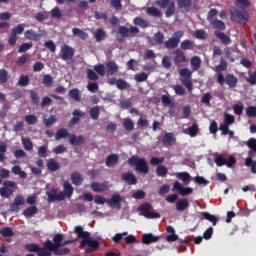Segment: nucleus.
<instances>
[{
  "mask_svg": "<svg viewBox=\"0 0 256 256\" xmlns=\"http://www.w3.org/2000/svg\"><path fill=\"white\" fill-rule=\"evenodd\" d=\"M53 242L51 240H46L44 242V247H46L47 251L51 254L54 249L61 247L63 243V235L56 234L53 238Z\"/></svg>",
  "mask_w": 256,
  "mask_h": 256,
  "instance_id": "nucleus-12",
  "label": "nucleus"
},
{
  "mask_svg": "<svg viewBox=\"0 0 256 256\" xmlns=\"http://www.w3.org/2000/svg\"><path fill=\"white\" fill-rule=\"evenodd\" d=\"M118 33L122 37L119 39V43H123V41H125V39H127L128 37H135V35L139 33V28L135 26H131L130 28H128L127 26H120L118 28Z\"/></svg>",
  "mask_w": 256,
  "mask_h": 256,
  "instance_id": "nucleus-6",
  "label": "nucleus"
},
{
  "mask_svg": "<svg viewBox=\"0 0 256 256\" xmlns=\"http://www.w3.org/2000/svg\"><path fill=\"white\" fill-rule=\"evenodd\" d=\"M26 39H28V41H41V37L42 35L35 32L34 30H27L24 33Z\"/></svg>",
  "mask_w": 256,
  "mask_h": 256,
  "instance_id": "nucleus-30",
  "label": "nucleus"
},
{
  "mask_svg": "<svg viewBox=\"0 0 256 256\" xmlns=\"http://www.w3.org/2000/svg\"><path fill=\"white\" fill-rule=\"evenodd\" d=\"M106 67V75L107 77L115 75L117 71H119V65H117V62L115 60H110L105 63Z\"/></svg>",
  "mask_w": 256,
  "mask_h": 256,
  "instance_id": "nucleus-18",
  "label": "nucleus"
},
{
  "mask_svg": "<svg viewBox=\"0 0 256 256\" xmlns=\"http://www.w3.org/2000/svg\"><path fill=\"white\" fill-rule=\"evenodd\" d=\"M37 212H38L37 206H30L23 211V215L24 217L31 218L34 215H37Z\"/></svg>",
  "mask_w": 256,
  "mask_h": 256,
  "instance_id": "nucleus-41",
  "label": "nucleus"
},
{
  "mask_svg": "<svg viewBox=\"0 0 256 256\" xmlns=\"http://www.w3.org/2000/svg\"><path fill=\"white\" fill-rule=\"evenodd\" d=\"M74 233H76L78 239H89L91 237V234L85 230H83V226H75L74 227Z\"/></svg>",
  "mask_w": 256,
  "mask_h": 256,
  "instance_id": "nucleus-28",
  "label": "nucleus"
},
{
  "mask_svg": "<svg viewBox=\"0 0 256 256\" xmlns=\"http://www.w3.org/2000/svg\"><path fill=\"white\" fill-rule=\"evenodd\" d=\"M193 47H195V42L189 39L183 40L180 44L181 51H191Z\"/></svg>",
  "mask_w": 256,
  "mask_h": 256,
  "instance_id": "nucleus-36",
  "label": "nucleus"
},
{
  "mask_svg": "<svg viewBox=\"0 0 256 256\" xmlns=\"http://www.w3.org/2000/svg\"><path fill=\"white\" fill-rule=\"evenodd\" d=\"M123 128L125 131H133V129H135V123L131 118H125L123 121Z\"/></svg>",
  "mask_w": 256,
  "mask_h": 256,
  "instance_id": "nucleus-50",
  "label": "nucleus"
},
{
  "mask_svg": "<svg viewBox=\"0 0 256 256\" xmlns=\"http://www.w3.org/2000/svg\"><path fill=\"white\" fill-rule=\"evenodd\" d=\"M100 113H101V107L99 106H93L89 110L90 118L93 119V121H97V119H99Z\"/></svg>",
  "mask_w": 256,
  "mask_h": 256,
  "instance_id": "nucleus-38",
  "label": "nucleus"
},
{
  "mask_svg": "<svg viewBox=\"0 0 256 256\" xmlns=\"http://www.w3.org/2000/svg\"><path fill=\"white\" fill-rule=\"evenodd\" d=\"M0 235H2V237H13L15 233H13V229L11 227H5L0 230Z\"/></svg>",
  "mask_w": 256,
  "mask_h": 256,
  "instance_id": "nucleus-61",
  "label": "nucleus"
},
{
  "mask_svg": "<svg viewBox=\"0 0 256 256\" xmlns=\"http://www.w3.org/2000/svg\"><path fill=\"white\" fill-rule=\"evenodd\" d=\"M212 27L214 29H218L219 31H225V29H227V27L225 26V22L219 19L212 20Z\"/></svg>",
  "mask_w": 256,
  "mask_h": 256,
  "instance_id": "nucleus-47",
  "label": "nucleus"
},
{
  "mask_svg": "<svg viewBox=\"0 0 256 256\" xmlns=\"http://www.w3.org/2000/svg\"><path fill=\"white\" fill-rule=\"evenodd\" d=\"M24 249L29 253H36L37 256H51V252L47 250V246L39 247L38 244H26Z\"/></svg>",
  "mask_w": 256,
  "mask_h": 256,
  "instance_id": "nucleus-10",
  "label": "nucleus"
},
{
  "mask_svg": "<svg viewBox=\"0 0 256 256\" xmlns=\"http://www.w3.org/2000/svg\"><path fill=\"white\" fill-rule=\"evenodd\" d=\"M106 167H113L119 163V156L117 154H110L106 158Z\"/></svg>",
  "mask_w": 256,
  "mask_h": 256,
  "instance_id": "nucleus-35",
  "label": "nucleus"
},
{
  "mask_svg": "<svg viewBox=\"0 0 256 256\" xmlns=\"http://www.w3.org/2000/svg\"><path fill=\"white\" fill-rule=\"evenodd\" d=\"M72 33L73 35H75L76 37H80V39H82L83 41H85V39L89 38V34H87V32L79 29V28H73L72 29Z\"/></svg>",
  "mask_w": 256,
  "mask_h": 256,
  "instance_id": "nucleus-46",
  "label": "nucleus"
},
{
  "mask_svg": "<svg viewBox=\"0 0 256 256\" xmlns=\"http://www.w3.org/2000/svg\"><path fill=\"white\" fill-rule=\"evenodd\" d=\"M42 83L45 85V87H53V76H51V74L44 75Z\"/></svg>",
  "mask_w": 256,
  "mask_h": 256,
  "instance_id": "nucleus-56",
  "label": "nucleus"
},
{
  "mask_svg": "<svg viewBox=\"0 0 256 256\" xmlns=\"http://www.w3.org/2000/svg\"><path fill=\"white\" fill-rule=\"evenodd\" d=\"M69 131L65 128L59 129L55 134L56 141H61V139H65V137H69Z\"/></svg>",
  "mask_w": 256,
  "mask_h": 256,
  "instance_id": "nucleus-48",
  "label": "nucleus"
},
{
  "mask_svg": "<svg viewBox=\"0 0 256 256\" xmlns=\"http://www.w3.org/2000/svg\"><path fill=\"white\" fill-rule=\"evenodd\" d=\"M62 61H71L75 57V49L69 45H64L60 50Z\"/></svg>",
  "mask_w": 256,
  "mask_h": 256,
  "instance_id": "nucleus-15",
  "label": "nucleus"
},
{
  "mask_svg": "<svg viewBox=\"0 0 256 256\" xmlns=\"http://www.w3.org/2000/svg\"><path fill=\"white\" fill-rule=\"evenodd\" d=\"M246 167H251L252 173L256 174V161L252 160L251 157L246 158L245 160Z\"/></svg>",
  "mask_w": 256,
  "mask_h": 256,
  "instance_id": "nucleus-60",
  "label": "nucleus"
},
{
  "mask_svg": "<svg viewBox=\"0 0 256 256\" xmlns=\"http://www.w3.org/2000/svg\"><path fill=\"white\" fill-rule=\"evenodd\" d=\"M204 219L210 221L214 226L217 225L219 219L215 215L209 214V212H202Z\"/></svg>",
  "mask_w": 256,
  "mask_h": 256,
  "instance_id": "nucleus-52",
  "label": "nucleus"
},
{
  "mask_svg": "<svg viewBox=\"0 0 256 256\" xmlns=\"http://www.w3.org/2000/svg\"><path fill=\"white\" fill-rule=\"evenodd\" d=\"M12 173L14 175H19L20 179H27V173L21 170V166L15 165L12 167Z\"/></svg>",
  "mask_w": 256,
  "mask_h": 256,
  "instance_id": "nucleus-42",
  "label": "nucleus"
},
{
  "mask_svg": "<svg viewBox=\"0 0 256 256\" xmlns=\"http://www.w3.org/2000/svg\"><path fill=\"white\" fill-rule=\"evenodd\" d=\"M175 134L173 132H167L164 134L162 138V143L165 145V147H171L175 143Z\"/></svg>",
  "mask_w": 256,
  "mask_h": 256,
  "instance_id": "nucleus-23",
  "label": "nucleus"
},
{
  "mask_svg": "<svg viewBox=\"0 0 256 256\" xmlns=\"http://www.w3.org/2000/svg\"><path fill=\"white\" fill-rule=\"evenodd\" d=\"M235 123V116L229 114V113H224V125H233Z\"/></svg>",
  "mask_w": 256,
  "mask_h": 256,
  "instance_id": "nucleus-58",
  "label": "nucleus"
},
{
  "mask_svg": "<svg viewBox=\"0 0 256 256\" xmlns=\"http://www.w3.org/2000/svg\"><path fill=\"white\" fill-rule=\"evenodd\" d=\"M3 186L0 188V197L4 199H9L13 195V189L17 187V183L11 180H6L3 182Z\"/></svg>",
  "mask_w": 256,
  "mask_h": 256,
  "instance_id": "nucleus-8",
  "label": "nucleus"
},
{
  "mask_svg": "<svg viewBox=\"0 0 256 256\" xmlns=\"http://www.w3.org/2000/svg\"><path fill=\"white\" fill-rule=\"evenodd\" d=\"M161 240V236H153L151 233H146L142 236L143 245H151V243H157Z\"/></svg>",
  "mask_w": 256,
  "mask_h": 256,
  "instance_id": "nucleus-21",
  "label": "nucleus"
},
{
  "mask_svg": "<svg viewBox=\"0 0 256 256\" xmlns=\"http://www.w3.org/2000/svg\"><path fill=\"white\" fill-rule=\"evenodd\" d=\"M23 31H25V25L24 24H18L16 27L12 28L11 35L8 39L9 45L14 47V45H17V39H19L18 35H22Z\"/></svg>",
  "mask_w": 256,
  "mask_h": 256,
  "instance_id": "nucleus-13",
  "label": "nucleus"
},
{
  "mask_svg": "<svg viewBox=\"0 0 256 256\" xmlns=\"http://www.w3.org/2000/svg\"><path fill=\"white\" fill-rule=\"evenodd\" d=\"M185 35V32L182 30H178L173 33L172 37L164 42V47L166 49H177L179 47V43H181V38Z\"/></svg>",
  "mask_w": 256,
  "mask_h": 256,
  "instance_id": "nucleus-4",
  "label": "nucleus"
},
{
  "mask_svg": "<svg viewBox=\"0 0 256 256\" xmlns=\"http://www.w3.org/2000/svg\"><path fill=\"white\" fill-rule=\"evenodd\" d=\"M88 245V247H87ZM80 247H87L85 249L86 253H95L99 249V242L97 240H91V238L84 239L80 242Z\"/></svg>",
  "mask_w": 256,
  "mask_h": 256,
  "instance_id": "nucleus-14",
  "label": "nucleus"
},
{
  "mask_svg": "<svg viewBox=\"0 0 256 256\" xmlns=\"http://www.w3.org/2000/svg\"><path fill=\"white\" fill-rule=\"evenodd\" d=\"M52 253H54V255H69V253H71V250L69 248H55L54 250H52Z\"/></svg>",
  "mask_w": 256,
  "mask_h": 256,
  "instance_id": "nucleus-63",
  "label": "nucleus"
},
{
  "mask_svg": "<svg viewBox=\"0 0 256 256\" xmlns=\"http://www.w3.org/2000/svg\"><path fill=\"white\" fill-rule=\"evenodd\" d=\"M69 96L71 99H74V101H81V92H79V89L74 88L69 91Z\"/></svg>",
  "mask_w": 256,
  "mask_h": 256,
  "instance_id": "nucleus-53",
  "label": "nucleus"
},
{
  "mask_svg": "<svg viewBox=\"0 0 256 256\" xmlns=\"http://www.w3.org/2000/svg\"><path fill=\"white\" fill-rule=\"evenodd\" d=\"M230 15L234 23H243V21H249V12H247V10H239L234 8L230 11Z\"/></svg>",
  "mask_w": 256,
  "mask_h": 256,
  "instance_id": "nucleus-7",
  "label": "nucleus"
},
{
  "mask_svg": "<svg viewBox=\"0 0 256 256\" xmlns=\"http://www.w3.org/2000/svg\"><path fill=\"white\" fill-rule=\"evenodd\" d=\"M172 61L176 67H183L187 63V56L181 49H175L172 53Z\"/></svg>",
  "mask_w": 256,
  "mask_h": 256,
  "instance_id": "nucleus-9",
  "label": "nucleus"
},
{
  "mask_svg": "<svg viewBox=\"0 0 256 256\" xmlns=\"http://www.w3.org/2000/svg\"><path fill=\"white\" fill-rule=\"evenodd\" d=\"M190 64L193 71H199V69H201V58H199V56L192 57Z\"/></svg>",
  "mask_w": 256,
  "mask_h": 256,
  "instance_id": "nucleus-39",
  "label": "nucleus"
},
{
  "mask_svg": "<svg viewBox=\"0 0 256 256\" xmlns=\"http://www.w3.org/2000/svg\"><path fill=\"white\" fill-rule=\"evenodd\" d=\"M128 165L130 167H135L137 173L148 175L149 165H147V160L145 158H140L138 155H133L128 159Z\"/></svg>",
  "mask_w": 256,
  "mask_h": 256,
  "instance_id": "nucleus-1",
  "label": "nucleus"
},
{
  "mask_svg": "<svg viewBox=\"0 0 256 256\" xmlns=\"http://www.w3.org/2000/svg\"><path fill=\"white\" fill-rule=\"evenodd\" d=\"M181 83L186 87L189 93L193 92V82L191 81V78H181Z\"/></svg>",
  "mask_w": 256,
  "mask_h": 256,
  "instance_id": "nucleus-51",
  "label": "nucleus"
},
{
  "mask_svg": "<svg viewBox=\"0 0 256 256\" xmlns=\"http://www.w3.org/2000/svg\"><path fill=\"white\" fill-rule=\"evenodd\" d=\"M177 4L179 9H183L184 11H189L191 6L193 5L192 0H177Z\"/></svg>",
  "mask_w": 256,
  "mask_h": 256,
  "instance_id": "nucleus-37",
  "label": "nucleus"
},
{
  "mask_svg": "<svg viewBox=\"0 0 256 256\" xmlns=\"http://www.w3.org/2000/svg\"><path fill=\"white\" fill-rule=\"evenodd\" d=\"M215 73L219 75V73H223V71H227V61L225 59L220 60V64L214 67Z\"/></svg>",
  "mask_w": 256,
  "mask_h": 256,
  "instance_id": "nucleus-45",
  "label": "nucleus"
},
{
  "mask_svg": "<svg viewBox=\"0 0 256 256\" xmlns=\"http://www.w3.org/2000/svg\"><path fill=\"white\" fill-rule=\"evenodd\" d=\"M121 195L113 194L110 199H107V205L113 209H121Z\"/></svg>",
  "mask_w": 256,
  "mask_h": 256,
  "instance_id": "nucleus-19",
  "label": "nucleus"
},
{
  "mask_svg": "<svg viewBox=\"0 0 256 256\" xmlns=\"http://www.w3.org/2000/svg\"><path fill=\"white\" fill-rule=\"evenodd\" d=\"M107 185H109L108 182H104V183L93 182L91 184V189L92 191H94V193H104V191H107Z\"/></svg>",
  "mask_w": 256,
  "mask_h": 256,
  "instance_id": "nucleus-26",
  "label": "nucleus"
},
{
  "mask_svg": "<svg viewBox=\"0 0 256 256\" xmlns=\"http://www.w3.org/2000/svg\"><path fill=\"white\" fill-rule=\"evenodd\" d=\"M74 191L75 189L73 188V185H71V183L64 182L62 192V194L64 195V199H71V197H73Z\"/></svg>",
  "mask_w": 256,
  "mask_h": 256,
  "instance_id": "nucleus-24",
  "label": "nucleus"
},
{
  "mask_svg": "<svg viewBox=\"0 0 256 256\" xmlns=\"http://www.w3.org/2000/svg\"><path fill=\"white\" fill-rule=\"evenodd\" d=\"M86 73L89 81H99V75L93 69H88Z\"/></svg>",
  "mask_w": 256,
  "mask_h": 256,
  "instance_id": "nucleus-62",
  "label": "nucleus"
},
{
  "mask_svg": "<svg viewBox=\"0 0 256 256\" xmlns=\"http://www.w3.org/2000/svg\"><path fill=\"white\" fill-rule=\"evenodd\" d=\"M46 167L50 173H55V171H59L61 169V165L55 159L50 158L47 160Z\"/></svg>",
  "mask_w": 256,
  "mask_h": 256,
  "instance_id": "nucleus-25",
  "label": "nucleus"
},
{
  "mask_svg": "<svg viewBox=\"0 0 256 256\" xmlns=\"http://www.w3.org/2000/svg\"><path fill=\"white\" fill-rule=\"evenodd\" d=\"M70 179L73 185H75L76 187L83 185V175H81V173L79 172H73L70 176Z\"/></svg>",
  "mask_w": 256,
  "mask_h": 256,
  "instance_id": "nucleus-29",
  "label": "nucleus"
},
{
  "mask_svg": "<svg viewBox=\"0 0 256 256\" xmlns=\"http://www.w3.org/2000/svg\"><path fill=\"white\" fill-rule=\"evenodd\" d=\"M185 133L186 135H190V137H197V133H199V126L197 123H194L185 130Z\"/></svg>",
  "mask_w": 256,
  "mask_h": 256,
  "instance_id": "nucleus-40",
  "label": "nucleus"
},
{
  "mask_svg": "<svg viewBox=\"0 0 256 256\" xmlns=\"http://www.w3.org/2000/svg\"><path fill=\"white\" fill-rule=\"evenodd\" d=\"M214 163L217 165V167H223L224 165H226V167H229L231 169V167H233V165L237 163V159H235V156H229L228 159H226L225 157H223V155L218 154L214 158Z\"/></svg>",
  "mask_w": 256,
  "mask_h": 256,
  "instance_id": "nucleus-11",
  "label": "nucleus"
},
{
  "mask_svg": "<svg viewBox=\"0 0 256 256\" xmlns=\"http://www.w3.org/2000/svg\"><path fill=\"white\" fill-rule=\"evenodd\" d=\"M154 5H157L160 7V9H166L165 10V17H173L175 15V1L173 0H156L154 2Z\"/></svg>",
  "mask_w": 256,
  "mask_h": 256,
  "instance_id": "nucleus-3",
  "label": "nucleus"
},
{
  "mask_svg": "<svg viewBox=\"0 0 256 256\" xmlns=\"http://www.w3.org/2000/svg\"><path fill=\"white\" fill-rule=\"evenodd\" d=\"M69 143H70V145H74V146L83 145L85 143V137L77 136L75 134H70L69 135Z\"/></svg>",
  "mask_w": 256,
  "mask_h": 256,
  "instance_id": "nucleus-27",
  "label": "nucleus"
},
{
  "mask_svg": "<svg viewBox=\"0 0 256 256\" xmlns=\"http://www.w3.org/2000/svg\"><path fill=\"white\" fill-rule=\"evenodd\" d=\"M153 206L149 203H144L138 207V211L142 217L146 219H161V214L157 212H150Z\"/></svg>",
  "mask_w": 256,
  "mask_h": 256,
  "instance_id": "nucleus-5",
  "label": "nucleus"
},
{
  "mask_svg": "<svg viewBox=\"0 0 256 256\" xmlns=\"http://www.w3.org/2000/svg\"><path fill=\"white\" fill-rule=\"evenodd\" d=\"M173 191H177L182 195V197H187V195H191L193 193V188L191 187H183V184L179 181H175L173 184Z\"/></svg>",
  "mask_w": 256,
  "mask_h": 256,
  "instance_id": "nucleus-16",
  "label": "nucleus"
},
{
  "mask_svg": "<svg viewBox=\"0 0 256 256\" xmlns=\"http://www.w3.org/2000/svg\"><path fill=\"white\" fill-rule=\"evenodd\" d=\"M168 173H169V170L167 169V167H165L163 165L157 166L156 175L158 177H165Z\"/></svg>",
  "mask_w": 256,
  "mask_h": 256,
  "instance_id": "nucleus-55",
  "label": "nucleus"
},
{
  "mask_svg": "<svg viewBox=\"0 0 256 256\" xmlns=\"http://www.w3.org/2000/svg\"><path fill=\"white\" fill-rule=\"evenodd\" d=\"M72 115L74 117L71 118V120L69 121V127H74V125H77V123H79L80 121V117H85V112L76 109L72 112Z\"/></svg>",
  "mask_w": 256,
  "mask_h": 256,
  "instance_id": "nucleus-20",
  "label": "nucleus"
},
{
  "mask_svg": "<svg viewBox=\"0 0 256 256\" xmlns=\"http://www.w3.org/2000/svg\"><path fill=\"white\" fill-rule=\"evenodd\" d=\"M214 35L215 37H217V39H220L223 45H231V37L227 36V34L220 31H216L214 32Z\"/></svg>",
  "mask_w": 256,
  "mask_h": 256,
  "instance_id": "nucleus-32",
  "label": "nucleus"
},
{
  "mask_svg": "<svg viewBox=\"0 0 256 256\" xmlns=\"http://www.w3.org/2000/svg\"><path fill=\"white\" fill-rule=\"evenodd\" d=\"M135 82L136 83H143L145 81H147V79H149V74L145 73V72H141L139 74H136L134 76Z\"/></svg>",
  "mask_w": 256,
  "mask_h": 256,
  "instance_id": "nucleus-54",
  "label": "nucleus"
},
{
  "mask_svg": "<svg viewBox=\"0 0 256 256\" xmlns=\"http://www.w3.org/2000/svg\"><path fill=\"white\" fill-rule=\"evenodd\" d=\"M153 39L156 45H163L165 43V34H163L161 31H158L154 34Z\"/></svg>",
  "mask_w": 256,
  "mask_h": 256,
  "instance_id": "nucleus-43",
  "label": "nucleus"
},
{
  "mask_svg": "<svg viewBox=\"0 0 256 256\" xmlns=\"http://www.w3.org/2000/svg\"><path fill=\"white\" fill-rule=\"evenodd\" d=\"M177 179H180V181H183V183H186L188 185L191 175L188 172H178L176 173Z\"/></svg>",
  "mask_w": 256,
  "mask_h": 256,
  "instance_id": "nucleus-49",
  "label": "nucleus"
},
{
  "mask_svg": "<svg viewBox=\"0 0 256 256\" xmlns=\"http://www.w3.org/2000/svg\"><path fill=\"white\" fill-rule=\"evenodd\" d=\"M146 13L150 17H158V18L163 17V12H161V10H159V8L154 7V6L147 7Z\"/></svg>",
  "mask_w": 256,
  "mask_h": 256,
  "instance_id": "nucleus-34",
  "label": "nucleus"
},
{
  "mask_svg": "<svg viewBox=\"0 0 256 256\" xmlns=\"http://www.w3.org/2000/svg\"><path fill=\"white\" fill-rule=\"evenodd\" d=\"M22 144L26 151H33V142L29 138H22Z\"/></svg>",
  "mask_w": 256,
  "mask_h": 256,
  "instance_id": "nucleus-59",
  "label": "nucleus"
},
{
  "mask_svg": "<svg viewBox=\"0 0 256 256\" xmlns=\"http://www.w3.org/2000/svg\"><path fill=\"white\" fill-rule=\"evenodd\" d=\"M133 23H134V25H137L138 27H141L142 29H147V27H149L148 21L141 17L134 18Z\"/></svg>",
  "mask_w": 256,
  "mask_h": 256,
  "instance_id": "nucleus-44",
  "label": "nucleus"
},
{
  "mask_svg": "<svg viewBox=\"0 0 256 256\" xmlns=\"http://www.w3.org/2000/svg\"><path fill=\"white\" fill-rule=\"evenodd\" d=\"M24 120L28 125H37L38 118L35 114H28L24 117Z\"/></svg>",
  "mask_w": 256,
  "mask_h": 256,
  "instance_id": "nucleus-57",
  "label": "nucleus"
},
{
  "mask_svg": "<svg viewBox=\"0 0 256 256\" xmlns=\"http://www.w3.org/2000/svg\"><path fill=\"white\" fill-rule=\"evenodd\" d=\"M189 209V200L182 198L176 201V211H180L181 213Z\"/></svg>",
  "mask_w": 256,
  "mask_h": 256,
  "instance_id": "nucleus-31",
  "label": "nucleus"
},
{
  "mask_svg": "<svg viewBox=\"0 0 256 256\" xmlns=\"http://www.w3.org/2000/svg\"><path fill=\"white\" fill-rule=\"evenodd\" d=\"M122 181H125L127 185H137V177L131 172H126L121 175Z\"/></svg>",
  "mask_w": 256,
  "mask_h": 256,
  "instance_id": "nucleus-22",
  "label": "nucleus"
},
{
  "mask_svg": "<svg viewBox=\"0 0 256 256\" xmlns=\"http://www.w3.org/2000/svg\"><path fill=\"white\" fill-rule=\"evenodd\" d=\"M246 115L250 118L256 117V106H249L246 109Z\"/></svg>",
  "mask_w": 256,
  "mask_h": 256,
  "instance_id": "nucleus-64",
  "label": "nucleus"
},
{
  "mask_svg": "<svg viewBox=\"0 0 256 256\" xmlns=\"http://www.w3.org/2000/svg\"><path fill=\"white\" fill-rule=\"evenodd\" d=\"M48 197V203H55V201H65V196L63 192L57 194V189L53 188L46 193Z\"/></svg>",
  "mask_w": 256,
  "mask_h": 256,
  "instance_id": "nucleus-17",
  "label": "nucleus"
},
{
  "mask_svg": "<svg viewBox=\"0 0 256 256\" xmlns=\"http://www.w3.org/2000/svg\"><path fill=\"white\" fill-rule=\"evenodd\" d=\"M217 83L218 85L226 84L230 89H235V87H237V83H239V78L233 74H227L226 76H223V73H218Z\"/></svg>",
  "mask_w": 256,
  "mask_h": 256,
  "instance_id": "nucleus-2",
  "label": "nucleus"
},
{
  "mask_svg": "<svg viewBox=\"0 0 256 256\" xmlns=\"http://www.w3.org/2000/svg\"><path fill=\"white\" fill-rule=\"evenodd\" d=\"M94 39H96L97 43H101V41H105L107 39V32L103 28L96 29L94 34Z\"/></svg>",
  "mask_w": 256,
  "mask_h": 256,
  "instance_id": "nucleus-33",
  "label": "nucleus"
}]
</instances>
